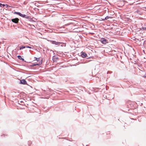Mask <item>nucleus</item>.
I'll return each mask as SVG.
<instances>
[{"label":"nucleus","instance_id":"f257e3e1","mask_svg":"<svg viewBox=\"0 0 146 146\" xmlns=\"http://www.w3.org/2000/svg\"><path fill=\"white\" fill-rule=\"evenodd\" d=\"M14 13L15 14H16L17 15H19V16H20L22 17H24V18H25L27 19L29 18V17L27 15H24V14H22L19 12H14Z\"/></svg>","mask_w":146,"mask_h":146},{"label":"nucleus","instance_id":"f03ea898","mask_svg":"<svg viewBox=\"0 0 146 146\" xmlns=\"http://www.w3.org/2000/svg\"><path fill=\"white\" fill-rule=\"evenodd\" d=\"M100 41L103 44H105L108 42V40L104 38H102Z\"/></svg>","mask_w":146,"mask_h":146},{"label":"nucleus","instance_id":"7ed1b4c3","mask_svg":"<svg viewBox=\"0 0 146 146\" xmlns=\"http://www.w3.org/2000/svg\"><path fill=\"white\" fill-rule=\"evenodd\" d=\"M50 42L52 44L56 45H59L62 43V42H57L55 41H50Z\"/></svg>","mask_w":146,"mask_h":146},{"label":"nucleus","instance_id":"20e7f679","mask_svg":"<svg viewBox=\"0 0 146 146\" xmlns=\"http://www.w3.org/2000/svg\"><path fill=\"white\" fill-rule=\"evenodd\" d=\"M19 19L18 18H16L11 19L12 21L15 23H17L19 22Z\"/></svg>","mask_w":146,"mask_h":146},{"label":"nucleus","instance_id":"39448f33","mask_svg":"<svg viewBox=\"0 0 146 146\" xmlns=\"http://www.w3.org/2000/svg\"><path fill=\"white\" fill-rule=\"evenodd\" d=\"M81 53V56L82 57L85 58L87 56V54L86 53L84 52H82Z\"/></svg>","mask_w":146,"mask_h":146},{"label":"nucleus","instance_id":"423d86ee","mask_svg":"<svg viewBox=\"0 0 146 146\" xmlns=\"http://www.w3.org/2000/svg\"><path fill=\"white\" fill-rule=\"evenodd\" d=\"M64 21L65 22V23H66V24L64 25V26H66L70 25L72 24V23L68 22H67V21H66L65 20H64Z\"/></svg>","mask_w":146,"mask_h":146},{"label":"nucleus","instance_id":"0eeeda50","mask_svg":"<svg viewBox=\"0 0 146 146\" xmlns=\"http://www.w3.org/2000/svg\"><path fill=\"white\" fill-rule=\"evenodd\" d=\"M25 48H32L31 47L28 46H22L20 48V50H21Z\"/></svg>","mask_w":146,"mask_h":146},{"label":"nucleus","instance_id":"6e6552de","mask_svg":"<svg viewBox=\"0 0 146 146\" xmlns=\"http://www.w3.org/2000/svg\"><path fill=\"white\" fill-rule=\"evenodd\" d=\"M20 82L21 84H25L26 83V81L25 80H20Z\"/></svg>","mask_w":146,"mask_h":146},{"label":"nucleus","instance_id":"1a4fd4ad","mask_svg":"<svg viewBox=\"0 0 146 146\" xmlns=\"http://www.w3.org/2000/svg\"><path fill=\"white\" fill-rule=\"evenodd\" d=\"M18 58L19 59H20V60H24V59L23 58H22L21 57V56H17Z\"/></svg>","mask_w":146,"mask_h":146},{"label":"nucleus","instance_id":"9d476101","mask_svg":"<svg viewBox=\"0 0 146 146\" xmlns=\"http://www.w3.org/2000/svg\"><path fill=\"white\" fill-rule=\"evenodd\" d=\"M5 6L6 7H8V5H3V7H4Z\"/></svg>","mask_w":146,"mask_h":146},{"label":"nucleus","instance_id":"9b49d317","mask_svg":"<svg viewBox=\"0 0 146 146\" xmlns=\"http://www.w3.org/2000/svg\"><path fill=\"white\" fill-rule=\"evenodd\" d=\"M141 30H144L146 29V28H141L140 29Z\"/></svg>","mask_w":146,"mask_h":146},{"label":"nucleus","instance_id":"f8f14e48","mask_svg":"<svg viewBox=\"0 0 146 146\" xmlns=\"http://www.w3.org/2000/svg\"><path fill=\"white\" fill-rule=\"evenodd\" d=\"M36 60H37V61H39L40 60V58H35Z\"/></svg>","mask_w":146,"mask_h":146},{"label":"nucleus","instance_id":"ddd939ff","mask_svg":"<svg viewBox=\"0 0 146 146\" xmlns=\"http://www.w3.org/2000/svg\"><path fill=\"white\" fill-rule=\"evenodd\" d=\"M39 65L38 64H34L32 66H36V65Z\"/></svg>","mask_w":146,"mask_h":146},{"label":"nucleus","instance_id":"4468645a","mask_svg":"<svg viewBox=\"0 0 146 146\" xmlns=\"http://www.w3.org/2000/svg\"><path fill=\"white\" fill-rule=\"evenodd\" d=\"M108 18H109V17H106L105 18V19L106 20V19H108Z\"/></svg>","mask_w":146,"mask_h":146},{"label":"nucleus","instance_id":"2eb2a0df","mask_svg":"<svg viewBox=\"0 0 146 146\" xmlns=\"http://www.w3.org/2000/svg\"><path fill=\"white\" fill-rule=\"evenodd\" d=\"M3 5L1 3H0V6L1 7V6L2 5L3 6Z\"/></svg>","mask_w":146,"mask_h":146},{"label":"nucleus","instance_id":"dca6fc26","mask_svg":"<svg viewBox=\"0 0 146 146\" xmlns=\"http://www.w3.org/2000/svg\"><path fill=\"white\" fill-rule=\"evenodd\" d=\"M144 77L146 78V75L145 76H144Z\"/></svg>","mask_w":146,"mask_h":146}]
</instances>
